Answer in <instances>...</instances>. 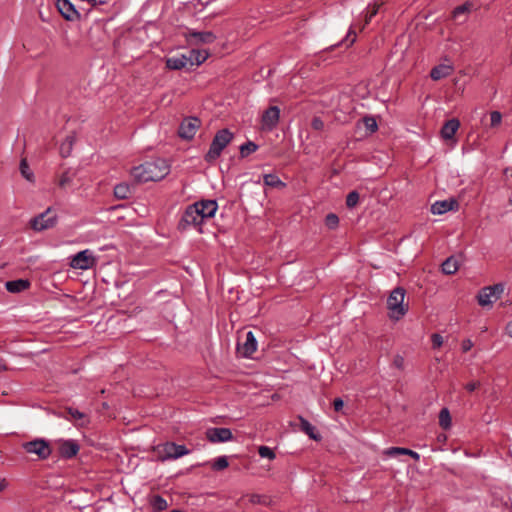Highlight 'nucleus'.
Segmentation results:
<instances>
[{"mask_svg":"<svg viewBox=\"0 0 512 512\" xmlns=\"http://www.w3.org/2000/svg\"><path fill=\"white\" fill-rule=\"evenodd\" d=\"M170 172V166L165 159L157 158L134 167L132 177L139 183L160 181Z\"/></svg>","mask_w":512,"mask_h":512,"instance_id":"nucleus-1","label":"nucleus"},{"mask_svg":"<svg viewBox=\"0 0 512 512\" xmlns=\"http://www.w3.org/2000/svg\"><path fill=\"white\" fill-rule=\"evenodd\" d=\"M232 139H233V133L230 132L229 129L225 128V129L219 130L215 134V136L210 144L209 150L207 151V153L204 156L205 161L208 163H212V162L216 161L220 157L222 151L232 141Z\"/></svg>","mask_w":512,"mask_h":512,"instance_id":"nucleus-2","label":"nucleus"},{"mask_svg":"<svg viewBox=\"0 0 512 512\" xmlns=\"http://www.w3.org/2000/svg\"><path fill=\"white\" fill-rule=\"evenodd\" d=\"M203 222L204 219L200 214L198 206L193 203L188 205L184 210L182 217L178 222V229L181 231L196 229L197 231L202 232L201 225Z\"/></svg>","mask_w":512,"mask_h":512,"instance_id":"nucleus-3","label":"nucleus"},{"mask_svg":"<svg viewBox=\"0 0 512 512\" xmlns=\"http://www.w3.org/2000/svg\"><path fill=\"white\" fill-rule=\"evenodd\" d=\"M189 453L190 450L185 445L176 444L174 442H165L157 446V456L162 462L176 460Z\"/></svg>","mask_w":512,"mask_h":512,"instance_id":"nucleus-4","label":"nucleus"},{"mask_svg":"<svg viewBox=\"0 0 512 512\" xmlns=\"http://www.w3.org/2000/svg\"><path fill=\"white\" fill-rule=\"evenodd\" d=\"M405 290L401 287L395 288L387 299V307L390 310L389 317L393 320H399L405 314L407 309L404 308L403 302Z\"/></svg>","mask_w":512,"mask_h":512,"instance_id":"nucleus-5","label":"nucleus"},{"mask_svg":"<svg viewBox=\"0 0 512 512\" xmlns=\"http://www.w3.org/2000/svg\"><path fill=\"white\" fill-rule=\"evenodd\" d=\"M22 449L28 454H35L41 460H46L50 457L52 449L47 440L37 438L32 441L24 442Z\"/></svg>","mask_w":512,"mask_h":512,"instance_id":"nucleus-6","label":"nucleus"},{"mask_svg":"<svg viewBox=\"0 0 512 512\" xmlns=\"http://www.w3.org/2000/svg\"><path fill=\"white\" fill-rule=\"evenodd\" d=\"M97 264V258L93 251L85 249L75 254L70 262V266L74 269L88 270Z\"/></svg>","mask_w":512,"mask_h":512,"instance_id":"nucleus-7","label":"nucleus"},{"mask_svg":"<svg viewBox=\"0 0 512 512\" xmlns=\"http://www.w3.org/2000/svg\"><path fill=\"white\" fill-rule=\"evenodd\" d=\"M503 291L504 288L501 284L482 288L477 296L479 305L482 307L491 306L501 297Z\"/></svg>","mask_w":512,"mask_h":512,"instance_id":"nucleus-8","label":"nucleus"},{"mask_svg":"<svg viewBox=\"0 0 512 512\" xmlns=\"http://www.w3.org/2000/svg\"><path fill=\"white\" fill-rule=\"evenodd\" d=\"M201 126V120L195 116H189L182 120L178 128L181 139L192 140Z\"/></svg>","mask_w":512,"mask_h":512,"instance_id":"nucleus-9","label":"nucleus"},{"mask_svg":"<svg viewBox=\"0 0 512 512\" xmlns=\"http://www.w3.org/2000/svg\"><path fill=\"white\" fill-rule=\"evenodd\" d=\"M56 215H51V208L30 220V226L35 231H43L52 228L56 224Z\"/></svg>","mask_w":512,"mask_h":512,"instance_id":"nucleus-10","label":"nucleus"},{"mask_svg":"<svg viewBox=\"0 0 512 512\" xmlns=\"http://www.w3.org/2000/svg\"><path fill=\"white\" fill-rule=\"evenodd\" d=\"M206 438L211 443H223L231 441L233 434L229 428L212 427L206 430Z\"/></svg>","mask_w":512,"mask_h":512,"instance_id":"nucleus-11","label":"nucleus"},{"mask_svg":"<svg viewBox=\"0 0 512 512\" xmlns=\"http://www.w3.org/2000/svg\"><path fill=\"white\" fill-rule=\"evenodd\" d=\"M280 118V109L277 106H271L262 116V127L265 130L272 131L278 124Z\"/></svg>","mask_w":512,"mask_h":512,"instance_id":"nucleus-12","label":"nucleus"},{"mask_svg":"<svg viewBox=\"0 0 512 512\" xmlns=\"http://www.w3.org/2000/svg\"><path fill=\"white\" fill-rule=\"evenodd\" d=\"M57 8L61 15L68 21L79 20L81 14L76 10L70 0H57Z\"/></svg>","mask_w":512,"mask_h":512,"instance_id":"nucleus-13","label":"nucleus"},{"mask_svg":"<svg viewBox=\"0 0 512 512\" xmlns=\"http://www.w3.org/2000/svg\"><path fill=\"white\" fill-rule=\"evenodd\" d=\"M80 446L79 444L72 439L61 440L59 442V455L64 459H71L76 456L79 452Z\"/></svg>","mask_w":512,"mask_h":512,"instance_id":"nucleus-14","label":"nucleus"},{"mask_svg":"<svg viewBox=\"0 0 512 512\" xmlns=\"http://www.w3.org/2000/svg\"><path fill=\"white\" fill-rule=\"evenodd\" d=\"M195 205L198 206L204 221L206 219L212 218L218 209V204L215 200H202L195 202Z\"/></svg>","mask_w":512,"mask_h":512,"instance_id":"nucleus-15","label":"nucleus"},{"mask_svg":"<svg viewBox=\"0 0 512 512\" xmlns=\"http://www.w3.org/2000/svg\"><path fill=\"white\" fill-rule=\"evenodd\" d=\"M216 36L211 31H190L188 41L190 43H212Z\"/></svg>","mask_w":512,"mask_h":512,"instance_id":"nucleus-16","label":"nucleus"},{"mask_svg":"<svg viewBox=\"0 0 512 512\" xmlns=\"http://www.w3.org/2000/svg\"><path fill=\"white\" fill-rule=\"evenodd\" d=\"M240 349L244 357H251V355L257 350V340L252 331L246 333L245 341Z\"/></svg>","mask_w":512,"mask_h":512,"instance_id":"nucleus-17","label":"nucleus"},{"mask_svg":"<svg viewBox=\"0 0 512 512\" xmlns=\"http://www.w3.org/2000/svg\"><path fill=\"white\" fill-rule=\"evenodd\" d=\"M192 57H187L184 54L172 56L166 59V67L171 70H180L184 68Z\"/></svg>","mask_w":512,"mask_h":512,"instance_id":"nucleus-18","label":"nucleus"},{"mask_svg":"<svg viewBox=\"0 0 512 512\" xmlns=\"http://www.w3.org/2000/svg\"><path fill=\"white\" fill-rule=\"evenodd\" d=\"M453 71H454V68L452 65L439 64L431 69L430 77L432 78V80L438 81V80H441L443 78L450 76Z\"/></svg>","mask_w":512,"mask_h":512,"instance_id":"nucleus-19","label":"nucleus"},{"mask_svg":"<svg viewBox=\"0 0 512 512\" xmlns=\"http://www.w3.org/2000/svg\"><path fill=\"white\" fill-rule=\"evenodd\" d=\"M31 286V282L28 279H16L7 281L5 288L10 293H20L27 290Z\"/></svg>","mask_w":512,"mask_h":512,"instance_id":"nucleus-20","label":"nucleus"},{"mask_svg":"<svg viewBox=\"0 0 512 512\" xmlns=\"http://www.w3.org/2000/svg\"><path fill=\"white\" fill-rule=\"evenodd\" d=\"M455 205H457V203L453 199H451V200H443V201H436L431 206V212L434 215H441V214H444V213H446L448 211L453 210Z\"/></svg>","mask_w":512,"mask_h":512,"instance_id":"nucleus-21","label":"nucleus"},{"mask_svg":"<svg viewBox=\"0 0 512 512\" xmlns=\"http://www.w3.org/2000/svg\"><path fill=\"white\" fill-rule=\"evenodd\" d=\"M384 453H385V455H387L389 457H396L398 455H405V456L409 455L416 461H418L420 459V455L417 452H415L411 449H408V448H403V447H390V448H387Z\"/></svg>","mask_w":512,"mask_h":512,"instance_id":"nucleus-22","label":"nucleus"},{"mask_svg":"<svg viewBox=\"0 0 512 512\" xmlns=\"http://www.w3.org/2000/svg\"><path fill=\"white\" fill-rule=\"evenodd\" d=\"M459 126H460L459 120H457L455 118L448 120L447 122H445V124L443 125V127L441 129V136L446 140L453 138V136L457 132Z\"/></svg>","mask_w":512,"mask_h":512,"instance_id":"nucleus-23","label":"nucleus"},{"mask_svg":"<svg viewBox=\"0 0 512 512\" xmlns=\"http://www.w3.org/2000/svg\"><path fill=\"white\" fill-rule=\"evenodd\" d=\"M471 9L472 5L468 2L460 6H457L452 13L453 19L457 21L459 24L465 23L467 20V15L470 13Z\"/></svg>","mask_w":512,"mask_h":512,"instance_id":"nucleus-24","label":"nucleus"},{"mask_svg":"<svg viewBox=\"0 0 512 512\" xmlns=\"http://www.w3.org/2000/svg\"><path fill=\"white\" fill-rule=\"evenodd\" d=\"M458 268V261L453 256L448 257L441 265L442 272L446 275L454 274Z\"/></svg>","mask_w":512,"mask_h":512,"instance_id":"nucleus-25","label":"nucleus"},{"mask_svg":"<svg viewBox=\"0 0 512 512\" xmlns=\"http://www.w3.org/2000/svg\"><path fill=\"white\" fill-rule=\"evenodd\" d=\"M114 196L117 199L124 200L131 196V188L127 183H119L114 187Z\"/></svg>","mask_w":512,"mask_h":512,"instance_id":"nucleus-26","label":"nucleus"},{"mask_svg":"<svg viewBox=\"0 0 512 512\" xmlns=\"http://www.w3.org/2000/svg\"><path fill=\"white\" fill-rule=\"evenodd\" d=\"M75 142L74 135H68L60 145V154L63 158L68 157L71 154L73 145Z\"/></svg>","mask_w":512,"mask_h":512,"instance_id":"nucleus-27","label":"nucleus"},{"mask_svg":"<svg viewBox=\"0 0 512 512\" xmlns=\"http://www.w3.org/2000/svg\"><path fill=\"white\" fill-rule=\"evenodd\" d=\"M150 505L155 512L164 511L168 507L166 499L161 495H153L150 499Z\"/></svg>","mask_w":512,"mask_h":512,"instance_id":"nucleus-28","label":"nucleus"},{"mask_svg":"<svg viewBox=\"0 0 512 512\" xmlns=\"http://www.w3.org/2000/svg\"><path fill=\"white\" fill-rule=\"evenodd\" d=\"M263 182L266 186L270 187H285V183L276 174H265Z\"/></svg>","mask_w":512,"mask_h":512,"instance_id":"nucleus-29","label":"nucleus"},{"mask_svg":"<svg viewBox=\"0 0 512 512\" xmlns=\"http://www.w3.org/2000/svg\"><path fill=\"white\" fill-rule=\"evenodd\" d=\"M439 425L447 430L451 427V416L447 408H442L439 413Z\"/></svg>","mask_w":512,"mask_h":512,"instance_id":"nucleus-30","label":"nucleus"},{"mask_svg":"<svg viewBox=\"0 0 512 512\" xmlns=\"http://www.w3.org/2000/svg\"><path fill=\"white\" fill-rule=\"evenodd\" d=\"M258 150V145L253 141H247L240 146V155L242 158L247 157L251 153H254Z\"/></svg>","mask_w":512,"mask_h":512,"instance_id":"nucleus-31","label":"nucleus"},{"mask_svg":"<svg viewBox=\"0 0 512 512\" xmlns=\"http://www.w3.org/2000/svg\"><path fill=\"white\" fill-rule=\"evenodd\" d=\"M302 430L314 440H319L320 436L315 434V427L307 420L302 419Z\"/></svg>","mask_w":512,"mask_h":512,"instance_id":"nucleus-32","label":"nucleus"},{"mask_svg":"<svg viewBox=\"0 0 512 512\" xmlns=\"http://www.w3.org/2000/svg\"><path fill=\"white\" fill-rule=\"evenodd\" d=\"M363 124L365 126V129L368 133H374L377 128H378V125H377V122H376V119L372 116H366L363 118Z\"/></svg>","mask_w":512,"mask_h":512,"instance_id":"nucleus-33","label":"nucleus"},{"mask_svg":"<svg viewBox=\"0 0 512 512\" xmlns=\"http://www.w3.org/2000/svg\"><path fill=\"white\" fill-rule=\"evenodd\" d=\"M359 199H360V196L357 191L354 190V191L349 192L348 195L346 196V206L349 209L356 207L357 204L359 203Z\"/></svg>","mask_w":512,"mask_h":512,"instance_id":"nucleus-34","label":"nucleus"},{"mask_svg":"<svg viewBox=\"0 0 512 512\" xmlns=\"http://www.w3.org/2000/svg\"><path fill=\"white\" fill-rule=\"evenodd\" d=\"M229 465L228 459L226 456H219L215 459L212 464V469L215 471H221L227 468Z\"/></svg>","mask_w":512,"mask_h":512,"instance_id":"nucleus-35","label":"nucleus"},{"mask_svg":"<svg viewBox=\"0 0 512 512\" xmlns=\"http://www.w3.org/2000/svg\"><path fill=\"white\" fill-rule=\"evenodd\" d=\"M188 57H192V61H189L192 65L194 63L200 65L206 60L207 54H202L200 51L191 50Z\"/></svg>","mask_w":512,"mask_h":512,"instance_id":"nucleus-36","label":"nucleus"},{"mask_svg":"<svg viewBox=\"0 0 512 512\" xmlns=\"http://www.w3.org/2000/svg\"><path fill=\"white\" fill-rule=\"evenodd\" d=\"M258 454L261 458H267L269 460H274L276 458L275 452L268 446H260Z\"/></svg>","mask_w":512,"mask_h":512,"instance_id":"nucleus-37","label":"nucleus"},{"mask_svg":"<svg viewBox=\"0 0 512 512\" xmlns=\"http://www.w3.org/2000/svg\"><path fill=\"white\" fill-rule=\"evenodd\" d=\"M325 225L329 228V229H335L338 227L339 225V217L334 214V213H329L326 217H325Z\"/></svg>","mask_w":512,"mask_h":512,"instance_id":"nucleus-38","label":"nucleus"},{"mask_svg":"<svg viewBox=\"0 0 512 512\" xmlns=\"http://www.w3.org/2000/svg\"><path fill=\"white\" fill-rule=\"evenodd\" d=\"M20 172L22 176L29 181L33 178V173L30 171L25 159L21 160L20 162Z\"/></svg>","mask_w":512,"mask_h":512,"instance_id":"nucleus-39","label":"nucleus"},{"mask_svg":"<svg viewBox=\"0 0 512 512\" xmlns=\"http://www.w3.org/2000/svg\"><path fill=\"white\" fill-rule=\"evenodd\" d=\"M491 127H496L501 124L502 114L499 111H492L490 113Z\"/></svg>","mask_w":512,"mask_h":512,"instance_id":"nucleus-40","label":"nucleus"},{"mask_svg":"<svg viewBox=\"0 0 512 512\" xmlns=\"http://www.w3.org/2000/svg\"><path fill=\"white\" fill-rule=\"evenodd\" d=\"M356 40V34L353 30H349V32L346 35V38L341 42L346 45V47L351 46Z\"/></svg>","mask_w":512,"mask_h":512,"instance_id":"nucleus-41","label":"nucleus"},{"mask_svg":"<svg viewBox=\"0 0 512 512\" xmlns=\"http://www.w3.org/2000/svg\"><path fill=\"white\" fill-rule=\"evenodd\" d=\"M67 413L71 418H73L75 420H80L84 417V414L82 412H80L78 409L72 408V407H69L67 409Z\"/></svg>","mask_w":512,"mask_h":512,"instance_id":"nucleus-42","label":"nucleus"},{"mask_svg":"<svg viewBox=\"0 0 512 512\" xmlns=\"http://www.w3.org/2000/svg\"><path fill=\"white\" fill-rule=\"evenodd\" d=\"M311 126L314 130L320 131L324 128V122L320 117H314L311 121Z\"/></svg>","mask_w":512,"mask_h":512,"instance_id":"nucleus-43","label":"nucleus"},{"mask_svg":"<svg viewBox=\"0 0 512 512\" xmlns=\"http://www.w3.org/2000/svg\"><path fill=\"white\" fill-rule=\"evenodd\" d=\"M404 363H405V360L403 358V356L401 355H396L393 359V366L399 370H403L404 369Z\"/></svg>","mask_w":512,"mask_h":512,"instance_id":"nucleus-44","label":"nucleus"},{"mask_svg":"<svg viewBox=\"0 0 512 512\" xmlns=\"http://www.w3.org/2000/svg\"><path fill=\"white\" fill-rule=\"evenodd\" d=\"M433 348H439L443 344V337L440 334H433L431 336Z\"/></svg>","mask_w":512,"mask_h":512,"instance_id":"nucleus-45","label":"nucleus"},{"mask_svg":"<svg viewBox=\"0 0 512 512\" xmlns=\"http://www.w3.org/2000/svg\"><path fill=\"white\" fill-rule=\"evenodd\" d=\"M473 347V342L470 339L462 341L461 348L463 352H468Z\"/></svg>","mask_w":512,"mask_h":512,"instance_id":"nucleus-46","label":"nucleus"},{"mask_svg":"<svg viewBox=\"0 0 512 512\" xmlns=\"http://www.w3.org/2000/svg\"><path fill=\"white\" fill-rule=\"evenodd\" d=\"M480 386V382L478 381H475V382H469L465 385V389L469 392H473L475 391L478 387Z\"/></svg>","mask_w":512,"mask_h":512,"instance_id":"nucleus-47","label":"nucleus"},{"mask_svg":"<svg viewBox=\"0 0 512 512\" xmlns=\"http://www.w3.org/2000/svg\"><path fill=\"white\" fill-rule=\"evenodd\" d=\"M333 406L335 411H340L344 406V402L341 398H336L333 402Z\"/></svg>","mask_w":512,"mask_h":512,"instance_id":"nucleus-48","label":"nucleus"},{"mask_svg":"<svg viewBox=\"0 0 512 512\" xmlns=\"http://www.w3.org/2000/svg\"><path fill=\"white\" fill-rule=\"evenodd\" d=\"M250 502L252 504H260V503L263 502L262 501V496L259 495V494H253V495L250 496Z\"/></svg>","mask_w":512,"mask_h":512,"instance_id":"nucleus-49","label":"nucleus"},{"mask_svg":"<svg viewBox=\"0 0 512 512\" xmlns=\"http://www.w3.org/2000/svg\"><path fill=\"white\" fill-rule=\"evenodd\" d=\"M7 486H8V483H7L6 479L0 478V492L5 490L7 488Z\"/></svg>","mask_w":512,"mask_h":512,"instance_id":"nucleus-50","label":"nucleus"},{"mask_svg":"<svg viewBox=\"0 0 512 512\" xmlns=\"http://www.w3.org/2000/svg\"><path fill=\"white\" fill-rule=\"evenodd\" d=\"M506 333L512 338V320L506 325Z\"/></svg>","mask_w":512,"mask_h":512,"instance_id":"nucleus-51","label":"nucleus"},{"mask_svg":"<svg viewBox=\"0 0 512 512\" xmlns=\"http://www.w3.org/2000/svg\"><path fill=\"white\" fill-rule=\"evenodd\" d=\"M7 370L5 363L0 359V372Z\"/></svg>","mask_w":512,"mask_h":512,"instance_id":"nucleus-52","label":"nucleus"},{"mask_svg":"<svg viewBox=\"0 0 512 512\" xmlns=\"http://www.w3.org/2000/svg\"><path fill=\"white\" fill-rule=\"evenodd\" d=\"M67 182V178L65 177H62L61 180H60V186H64Z\"/></svg>","mask_w":512,"mask_h":512,"instance_id":"nucleus-53","label":"nucleus"},{"mask_svg":"<svg viewBox=\"0 0 512 512\" xmlns=\"http://www.w3.org/2000/svg\"><path fill=\"white\" fill-rule=\"evenodd\" d=\"M98 5H104L106 0H97Z\"/></svg>","mask_w":512,"mask_h":512,"instance_id":"nucleus-54","label":"nucleus"}]
</instances>
